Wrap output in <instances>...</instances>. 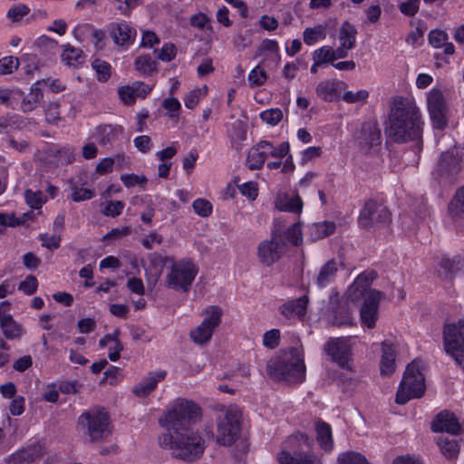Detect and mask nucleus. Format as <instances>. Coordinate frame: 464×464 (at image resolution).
I'll return each instance as SVG.
<instances>
[{
    "instance_id": "obj_1",
    "label": "nucleus",
    "mask_w": 464,
    "mask_h": 464,
    "mask_svg": "<svg viewBox=\"0 0 464 464\" xmlns=\"http://www.w3.org/2000/svg\"><path fill=\"white\" fill-rule=\"evenodd\" d=\"M422 121L419 108L406 98L392 100L385 134L396 143L421 139Z\"/></svg>"
},
{
    "instance_id": "obj_2",
    "label": "nucleus",
    "mask_w": 464,
    "mask_h": 464,
    "mask_svg": "<svg viewBox=\"0 0 464 464\" xmlns=\"http://www.w3.org/2000/svg\"><path fill=\"white\" fill-rule=\"evenodd\" d=\"M159 441L162 448L170 450L173 458L188 463L199 460L207 448L205 439L192 428L168 431Z\"/></svg>"
},
{
    "instance_id": "obj_3",
    "label": "nucleus",
    "mask_w": 464,
    "mask_h": 464,
    "mask_svg": "<svg viewBox=\"0 0 464 464\" xmlns=\"http://www.w3.org/2000/svg\"><path fill=\"white\" fill-rule=\"evenodd\" d=\"M266 371L270 378L276 381H283L290 384L303 382L305 380L303 351L296 347L285 350L267 362Z\"/></svg>"
},
{
    "instance_id": "obj_4",
    "label": "nucleus",
    "mask_w": 464,
    "mask_h": 464,
    "mask_svg": "<svg viewBox=\"0 0 464 464\" xmlns=\"http://www.w3.org/2000/svg\"><path fill=\"white\" fill-rule=\"evenodd\" d=\"M200 418L201 409L198 404L192 401L178 399L160 420V423L167 431L179 430L190 429V424Z\"/></svg>"
},
{
    "instance_id": "obj_5",
    "label": "nucleus",
    "mask_w": 464,
    "mask_h": 464,
    "mask_svg": "<svg viewBox=\"0 0 464 464\" xmlns=\"http://www.w3.org/2000/svg\"><path fill=\"white\" fill-rule=\"evenodd\" d=\"M420 361L414 360L407 366L396 393V403L405 404L410 400L424 394L425 380L420 372Z\"/></svg>"
},
{
    "instance_id": "obj_6",
    "label": "nucleus",
    "mask_w": 464,
    "mask_h": 464,
    "mask_svg": "<svg viewBox=\"0 0 464 464\" xmlns=\"http://www.w3.org/2000/svg\"><path fill=\"white\" fill-rule=\"evenodd\" d=\"M312 440L304 433H296L290 436L287 440L289 447L293 448V453L287 450H282L277 455L279 464H322L320 459L311 452H301L298 448L303 444L310 446Z\"/></svg>"
},
{
    "instance_id": "obj_7",
    "label": "nucleus",
    "mask_w": 464,
    "mask_h": 464,
    "mask_svg": "<svg viewBox=\"0 0 464 464\" xmlns=\"http://www.w3.org/2000/svg\"><path fill=\"white\" fill-rule=\"evenodd\" d=\"M463 157V150L456 147L441 153L434 172L437 178L450 183L456 181L464 168Z\"/></svg>"
},
{
    "instance_id": "obj_8",
    "label": "nucleus",
    "mask_w": 464,
    "mask_h": 464,
    "mask_svg": "<svg viewBox=\"0 0 464 464\" xmlns=\"http://www.w3.org/2000/svg\"><path fill=\"white\" fill-rule=\"evenodd\" d=\"M287 251L285 242L282 239L281 227L274 226L269 239L261 241L257 246L258 261L266 266L276 263Z\"/></svg>"
},
{
    "instance_id": "obj_9",
    "label": "nucleus",
    "mask_w": 464,
    "mask_h": 464,
    "mask_svg": "<svg viewBox=\"0 0 464 464\" xmlns=\"http://www.w3.org/2000/svg\"><path fill=\"white\" fill-rule=\"evenodd\" d=\"M241 413L236 405L228 406L218 420L217 442L230 446L237 441L240 432Z\"/></svg>"
},
{
    "instance_id": "obj_10",
    "label": "nucleus",
    "mask_w": 464,
    "mask_h": 464,
    "mask_svg": "<svg viewBox=\"0 0 464 464\" xmlns=\"http://www.w3.org/2000/svg\"><path fill=\"white\" fill-rule=\"evenodd\" d=\"M197 274L198 267L192 261L182 259L174 262L166 276V285L176 291L188 292Z\"/></svg>"
},
{
    "instance_id": "obj_11",
    "label": "nucleus",
    "mask_w": 464,
    "mask_h": 464,
    "mask_svg": "<svg viewBox=\"0 0 464 464\" xmlns=\"http://www.w3.org/2000/svg\"><path fill=\"white\" fill-rule=\"evenodd\" d=\"M79 424L86 430L92 442L100 441L110 435V419L103 410L92 409L83 412L78 420Z\"/></svg>"
},
{
    "instance_id": "obj_12",
    "label": "nucleus",
    "mask_w": 464,
    "mask_h": 464,
    "mask_svg": "<svg viewBox=\"0 0 464 464\" xmlns=\"http://www.w3.org/2000/svg\"><path fill=\"white\" fill-rule=\"evenodd\" d=\"M325 319L333 326H351L354 324V319L350 309L347 298L341 297L339 293L333 291L329 297L328 306L325 311Z\"/></svg>"
},
{
    "instance_id": "obj_13",
    "label": "nucleus",
    "mask_w": 464,
    "mask_h": 464,
    "mask_svg": "<svg viewBox=\"0 0 464 464\" xmlns=\"http://www.w3.org/2000/svg\"><path fill=\"white\" fill-rule=\"evenodd\" d=\"M324 352L340 368L352 370L353 343L351 337H331L324 345Z\"/></svg>"
},
{
    "instance_id": "obj_14",
    "label": "nucleus",
    "mask_w": 464,
    "mask_h": 464,
    "mask_svg": "<svg viewBox=\"0 0 464 464\" xmlns=\"http://www.w3.org/2000/svg\"><path fill=\"white\" fill-rule=\"evenodd\" d=\"M204 320L199 325L190 331L191 340L199 345L205 344L211 340L213 332L219 325L223 310L218 305H210L203 311Z\"/></svg>"
},
{
    "instance_id": "obj_15",
    "label": "nucleus",
    "mask_w": 464,
    "mask_h": 464,
    "mask_svg": "<svg viewBox=\"0 0 464 464\" xmlns=\"http://www.w3.org/2000/svg\"><path fill=\"white\" fill-rule=\"evenodd\" d=\"M392 214L388 208L375 200H369L360 212L358 223L363 228L382 227L390 225Z\"/></svg>"
},
{
    "instance_id": "obj_16",
    "label": "nucleus",
    "mask_w": 464,
    "mask_h": 464,
    "mask_svg": "<svg viewBox=\"0 0 464 464\" xmlns=\"http://www.w3.org/2000/svg\"><path fill=\"white\" fill-rule=\"evenodd\" d=\"M427 103L433 127L444 129L447 126L448 107L441 91L432 89L428 93Z\"/></svg>"
},
{
    "instance_id": "obj_17",
    "label": "nucleus",
    "mask_w": 464,
    "mask_h": 464,
    "mask_svg": "<svg viewBox=\"0 0 464 464\" xmlns=\"http://www.w3.org/2000/svg\"><path fill=\"white\" fill-rule=\"evenodd\" d=\"M360 149L365 152L375 151L382 143V133L376 121L364 122L356 137Z\"/></svg>"
},
{
    "instance_id": "obj_18",
    "label": "nucleus",
    "mask_w": 464,
    "mask_h": 464,
    "mask_svg": "<svg viewBox=\"0 0 464 464\" xmlns=\"http://www.w3.org/2000/svg\"><path fill=\"white\" fill-rule=\"evenodd\" d=\"M382 293L378 290H370L367 292L364 301L360 310V319L362 325L372 329L376 325L378 318L379 303Z\"/></svg>"
},
{
    "instance_id": "obj_19",
    "label": "nucleus",
    "mask_w": 464,
    "mask_h": 464,
    "mask_svg": "<svg viewBox=\"0 0 464 464\" xmlns=\"http://www.w3.org/2000/svg\"><path fill=\"white\" fill-rule=\"evenodd\" d=\"M443 343L448 354L458 352L464 347V319L447 324L443 329Z\"/></svg>"
},
{
    "instance_id": "obj_20",
    "label": "nucleus",
    "mask_w": 464,
    "mask_h": 464,
    "mask_svg": "<svg viewBox=\"0 0 464 464\" xmlns=\"http://www.w3.org/2000/svg\"><path fill=\"white\" fill-rule=\"evenodd\" d=\"M44 455L41 444L35 443L23 448L5 459L6 464H30Z\"/></svg>"
},
{
    "instance_id": "obj_21",
    "label": "nucleus",
    "mask_w": 464,
    "mask_h": 464,
    "mask_svg": "<svg viewBox=\"0 0 464 464\" xmlns=\"http://www.w3.org/2000/svg\"><path fill=\"white\" fill-rule=\"evenodd\" d=\"M309 298L306 295L289 300L279 307L280 314L286 319H303L306 314Z\"/></svg>"
},
{
    "instance_id": "obj_22",
    "label": "nucleus",
    "mask_w": 464,
    "mask_h": 464,
    "mask_svg": "<svg viewBox=\"0 0 464 464\" xmlns=\"http://www.w3.org/2000/svg\"><path fill=\"white\" fill-rule=\"evenodd\" d=\"M376 277L377 273L374 270L364 271L360 274L348 288L350 297L353 300L361 296L365 297L367 292L372 290L369 287Z\"/></svg>"
},
{
    "instance_id": "obj_23",
    "label": "nucleus",
    "mask_w": 464,
    "mask_h": 464,
    "mask_svg": "<svg viewBox=\"0 0 464 464\" xmlns=\"http://www.w3.org/2000/svg\"><path fill=\"white\" fill-rule=\"evenodd\" d=\"M431 429L435 432H443L456 435L459 434L461 426L457 417L449 411H442L439 413L436 419L431 423Z\"/></svg>"
},
{
    "instance_id": "obj_24",
    "label": "nucleus",
    "mask_w": 464,
    "mask_h": 464,
    "mask_svg": "<svg viewBox=\"0 0 464 464\" xmlns=\"http://www.w3.org/2000/svg\"><path fill=\"white\" fill-rule=\"evenodd\" d=\"M166 371L150 372L132 388V392L138 397H146L157 387L158 383L166 377Z\"/></svg>"
},
{
    "instance_id": "obj_25",
    "label": "nucleus",
    "mask_w": 464,
    "mask_h": 464,
    "mask_svg": "<svg viewBox=\"0 0 464 464\" xmlns=\"http://www.w3.org/2000/svg\"><path fill=\"white\" fill-rule=\"evenodd\" d=\"M109 32L114 43L118 45L132 43L136 34V31L126 22L110 24Z\"/></svg>"
},
{
    "instance_id": "obj_26",
    "label": "nucleus",
    "mask_w": 464,
    "mask_h": 464,
    "mask_svg": "<svg viewBox=\"0 0 464 464\" xmlns=\"http://www.w3.org/2000/svg\"><path fill=\"white\" fill-rule=\"evenodd\" d=\"M338 263L335 259H331L324 263L319 269L315 276V284L318 287L324 288L334 282L338 273Z\"/></svg>"
},
{
    "instance_id": "obj_27",
    "label": "nucleus",
    "mask_w": 464,
    "mask_h": 464,
    "mask_svg": "<svg viewBox=\"0 0 464 464\" xmlns=\"http://www.w3.org/2000/svg\"><path fill=\"white\" fill-rule=\"evenodd\" d=\"M49 80L37 81L31 88L30 92L23 99L21 103L22 111L24 112L32 111L42 101L44 95L40 86L47 85Z\"/></svg>"
},
{
    "instance_id": "obj_28",
    "label": "nucleus",
    "mask_w": 464,
    "mask_h": 464,
    "mask_svg": "<svg viewBox=\"0 0 464 464\" xmlns=\"http://www.w3.org/2000/svg\"><path fill=\"white\" fill-rule=\"evenodd\" d=\"M382 359L380 370L382 375L392 374L395 370V350L392 343L384 341L382 343Z\"/></svg>"
},
{
    "instance_id": "obj_29",
    "label": "nucleus",
    "mask_w": 464,
    "mask_h": 464,
    "mask_svg": "<svg viewBox=\"0 0 464 464\" xmlns=\"http://www.w3.org/2000/svg\"><path fill=\"white\" fill-rule=\"evenodd\" d=\"M266 158V152L261 140L248 150L246 165L251 170L260 169Z\"/></svg>"
},
{
    "instance_id": "obj_30",
    "label": "nucleus",
    "mask_w": 464,
    "mask_h": 464,
    "mask_svg": "<svg viewBox=\"0 0 464 464\" xmlns=\"http://www.w3.org/2000/svg\"><path fill=\"white\" fill-rule=\"evenodd\" d=\"M316 440L320 447L325 451H331L334 448L331 426L323 421L315 422Z\"/></svg>"
},
{
    "instance_id": "obj_31",
    "label": "nucleus",
    "mask_w": 464,
    "mask_h": 464,
    "mask_svg": "<svg viewBox=\"0 0 464 464\" xmlns=\"http://www.w3.org/2000/svg\"><path fill=\"white\" fill-rule=\"evenodd\" d=\"M0 328L8 340H19L24 334L22 325L14 321L13 316L0 318Z\"/></svg>"
},
{
    "instance_id": "obj_32",
    "label": "nucleus",
    "mask_w": 464,
    "mask_h": 464,
    "mask_svg": "<svg viewBox=\"0 0 464 464\" xmlns=\"http://www.w3.org/2000/svg\"><path fill=\"white\" fill-rule=\"evenodd\" d=\"M449 213L454 220H464V186L457 189L449 205Z\"/></svg>"
},
{
    "instance_id": "obj_33",
    "label": "nucleus",
    "mask_w": 464,
    "mask_h": 464,
    "mask_svg": "<svg viewBox=\"0 0 464 464\" xmlns=\"http://www.w3.org/2000/svg\"><path fill=\"white\" fill-rule=\"evenodd\" d=\"M357 30L355 27L345 22L340 28L339 41L343 47L352 50L355 46Z\"/></svg>"
},
{
    "instance_id": "obj_34",
    "label": "nucleus",
    "mask_w": 464,
    "mask_h": 464,
    "mask_svg": "<svg viewBox=\"0 0 464 464\" xmlns=\"http://www.w3.org/2000/svg\"><path fill=\"white\" fill-rule=\"evenodd\" d=\"M463 262L455 259H442L439 265V275L445 279H451L452 276L463 267Z\"/></svg>"
},
{
    "instance_id": "obj_35",
    "label": "nucleus",
    "mask_w": 464,
    "mask_h": 464,
    "mask_svg": "<svg viewBox=\"0 0 464 464\" xmlns=\"http://www.w3.org/2000/svg\"><path fill=\"white\" fill-rule=\"evenodd\" d=\"M438 446L447 459H455L459 455V447L455 439H450L448 436L441 435L438 438Z\"/></svg>"
},
{
    "instance_id": "obj_36",
    "label": "nucleus",
    "mask_w": 464,
    "mask_h": 464,
    "mask_svg": "<svg viewBox=\"0 0 464 464\" xmlns=\"http://www.w3.org/2000/svg\"><path fill=\"white\" fill-rule=\"evenodd\" d=\"M335 230L334 222L314 223L309 227L310 237L313 240H317L330 236Z\"/></svg>"
},
{
    "instance_id": "obj_37",
    "label": "nucleus",
    "mask_w": 464,
    "mask_h": 464,
    "mask_svg": "<svg viewBox=\"0 0 464 464\" xmlns=\"http://www.w3.org/2000/svg\"><path fill=\"white\" fill-rule=\"evenodd\" d=\"M262 141L267 157L282 160L286 155H288L290 151V145L287 141H284L280 143L278 146H275L272 142L268 140Z\"/></svg>"
},
{
    "instance_id": "obj_38",
    "label": "nucleus",
    "mask_w": 464,
    "mask_h": 464,
    "mask_svg": "<svg viewBox=\"0 0 464 464\" xmlns=\"http://www.w3.org/2000/svg\"><path fill=\"white\" fill-rule=\"evenodd\" d=\"M315 91L317 95L325 102H333L338 96L334 82L332 81L319 82Z\"/></svg>"
},
{
    "instance_id": "obj_39",
    "label": "nucleus",
    "mask_w": 464,
    "mask_h": 464,
    "mask_svg": "<svg viewBox=\"0 0 464 464\" xmlns=\"http://www.w3.org/2000/svg\"><path fill=\"white\" fill-rule=\"evenodd\" d=\"M303 203L298 196L287 197L276 202V208L283 211L299 212L301 211Z\"/></svg>"
},
{
    "instance_id": "obj_40",
    "label": "nucleus",
    "mask_w": 464,
    "mask_h": 464,
    "mask_svg": "<svg viewBox=\"0 0 464 464\" xmlns=\"http://www.w3.org/2000/svg\"><path fill=\"white\" fill-rule=\"evenodd\" d=\"M135 69L143 74H150L157 71V62L150 55H142L136 58Z\"/></svg>"
},
{
    "instance_id": "obj_41",
    "label": "nucleus",
    "mask_w": 464,
    "mask_h": 464,
    "mask_svg": "<svg viewBox=\"0 0 464 464\" xmlns=\"http://www.w3.org/2000/svg\"><path fill=\"white\" fill-rule=\"evenodd\" d=\"M92 67L95 71L99 82H105L111 76V66L105 61L94 59Z\"/></svg>"
},
{
    "instance_id": "obj_42",
    "label": "nucleus",
    "mask_w": 464,
    "mask_h": 464,
    "mask_svg": "<svg viewBox=\"0 0 464 464\" xmlns=\"http://www.w3.org/2000/svg\"><path fill=\"white\" fill-rule=\"evenodd\" d=\"M325 36V28L321 24L308 27L304 31V42L307 45H313L318 40L324 39Z\"/></svg>"
},
{
    "instance_id": "obj_43",
    "label": "nucleus",
    "mask_w": 464,
    "mask_h": 464,
    "mask_svg": "<svg viewBox=\"0 0 464 464\" xmlns=\"http://www.w3.org/2000/svg\"><path fill=\"white\" fill-rule=\"evenodd\" d=\"M313 61L316 62V65H323L324 63L334 62V49L329 45H324L318 48L313 53Z\"/></svg>"
},
{
    "instance_id": "obj_44",
    "label": "nucleus",
    "mask_w": 464,
    "mask_h": 464,
    "mask_svg": "<svg viewBox=\"0 0 464 464\" xmlns=\"http://www.w3.org/2000/svg\"><path fill=\"white\" fill-rule=\"evenodd\" d=\"M281 233H282V237H285V239L291 243L292 245L294 246H299L302 241H303V237H302V231H301V227L299 225V223H294L292 224L287 229H285V231H283L281 229Z\"/></svg>"
},
{
    "instance_id": "obj_45",
    "label": "nucleus",
    "mask_w": 464,
    "mask_h": 464,
    "mask_svg": "<svg viewBox=\"0 0 464 464\" xmlns=\"http://www.w3.org/2000/svg\"><path fill=\"white\" fill-rule=\"evenodd\" d=\"M82 56V51L70 44L64 46L62 53V60L68 65H75L80 63V59Z\"/></svg>"
},
{
    "instance_id": "obj_46",
    "label": "nucleus",
    "mask_w": 464,
    "mask_h": 464,
    "mask_svg": "<svg viewBox=\"0 0 464 464\" xmlns=\"http://www.w3.org/2000/svg\"><path fill=\"white\" fill-rule=\"evenodd\" d=\"M24 198L26 203L34 209H40L43 204L45 202L46 198L44 196L43 192L40 190L33 191L31 189H26L24 192Z\"/></svg>"
},
{
    "instance_id": "obj_47",
    "label": "nucleus",
    "mask_w": 464,
    "mask_h": 464,
    "mask_svg": "<svg viewBox=\"0 0 464 464\" xmlns=\"http://www.w3.org/2000/svg\"><path fill=\"white\" fill-rule=\"evenodd\" d=\"M338 461L340 464H370L364 456L354 451L341 454Z\"/></svg>"
},
{
    "instance_id": "obj_48",
    "label": "nucleus",
    "mask_w": 464,
    "mask_h": 464,
    "mask_svg": "<svg viewBox=\"0 0 464 464\" xmlns=\"http://www.w3.org/2000/svg\"><path fill=\"white\" fill-rule=\"evenodd\" d=\"M260 118L263 121L271 126L276 125L283 119V112L280 109L275 108L264 111L260 113Z\"/></svg>"
},
{
    "instance_id": "obj_49",
    "label": "nucleus",
    "mask_w": 464,
    "mask_h": 464,
    "mask_svg": "<svg viewBox=\"0 0 464 464\" xmlns=\"http://www.w3.org/2000/svg\"><path fill=\"white\" fill-rule=\"evenodd\" d=\"M72 199L75 202L88 200L94 197L93 190L79 187L76 184L72 185Z\"/></svg>"
},
{
    "instance_id": "obj_50",
    "label": "nucleus",
    "mask_w": 464,
    "mask_h": 464,
    "mask_svg": "<svg viewBox=\"0 0 464 464\" xmlns=\"http://www.w3.org/2000/svg\"><path fill=\"white\" fill-rule=\"evenodd\" d=\"M19 67V60L14 56L0 59V74H10Z\"/></svg>"
},
{
    "instance_id": "obj_51",
    "label": "nucleus",
    "mask_w": 464,
    "mask_h": 464,
    "mask_svg": "<svg viewBox=\"0 0 464 464\" xmlns=\"http://www.w3.org/2000/svg\"><path fill=\"white\" fill-rule=\"evenodd\" d=\"M207 90L204 89H194L184 98V104L188 109H194L201 98L206 95Z\"/></svg>"
},
{
    "instance_id": "obj_52",
    "label": "nucleus",
    "mask_w": 464,
    "mask_h": 464,
    "mask_svg": "<svg viewBox=\"0 0 464 464\" xmlns=\"http://www.w3.org/2000/svg\"><path fill=\"white\" fill-rule=\"evenodd\" d=\"M75 37L79 38L81 34L84 33H91L92 37L97 41L96 44L102 42L105 37V33L102 30H94L90 24H81L75 27L74 31Z\"/></svg>"
},
{
    "instance_id": "obj_53",
    "label": "nucleus",
    "mask_w": 464,
    "mask_h": 464,
    "mask_svg": "<svg viewBox=\"0 0 464 464\" xmlns=\"http://www.w3.org/2000/svg\"><path fill=\"white\" fill-rule=\"evenodd\" d=\"M280 331L272 329L264 334L263 344L269 349H275L279 345Z\"/></svg>"
},
{
    "instance_id": "obj_54",
    "label": "nucleus",
    "mask_w": 464,
    "mask_h": 464,
    "mask_svg": "<svg viewBox=\"0 0 464 464\" xmlns=\"http://www.w3.org/2000/svg\"><path fill=\"white\" fill-rule=\"evenodd\" d=\"M194 211L200 217H208L212 212L211 203L203 198L196 199L192 204Z\"/></svg>"
},
{
    "instance_id": "obj_55",
    "label": "nucleus",
    "mask_w": 464,
    "mask_h": 464,
    "mask_svg": "<svg viewBox=\"0 0 464 464\" xmlns=\"http://www.w3.org/2000/svg\"><path fill=\"white\" fill-rule=\"evenodd\" d=\"M420 7L419 0H404L398 5L399 10L407 16H413L417 14Z\"/></svg>"
},
{
    "instance_id": "obj_56",
    "label": "nucleus",
    "mask_w": 464,
    "mask_h": 464,
    "mask_svg": "<svg viewBox=\"0 0 464 464\" xmlns=\"http://www.w3.org/2000/svg\"><path fill=\"white\" fill-rule=\"evenodd\" d=\"M369 96L366 90H360L355 92L352 91L345 92L343 95V100L348 103L365 102Z\"/></svg>"
},
{
    "instance_id": "obj_57",
    "label": "nucleus",
    "mask_w": 464,
    "mask_h": 464,
    "mask_svg": "<svg viewBox=\"0 0 464 464\" xmlns=\"http://www.w3.org/2000/svg\"><path fill=\"white\" fill-rule=\"evenodd\" d=\"M38 281L34 276H27L24 281L19 284L18 289L25 295H31L37 290Z\"/></svg>"
},
{
    "instance_id": "obj_58",
    "label": "nucleus",
    "mask_w": 464,
    "mask_h": 464,
    "mask_svg": "<svg viewBox=\"0 0 464 464\" xmlns=\"http://www.w3.org/2000/svg\"><path fill=\"white\" fill-rule=\"evenodd\" d=\"M148 260L150 262V268H153L157 273L160 274L168 260V257L162 256L160 253L154 252L149 254Z\"/></svg>"
},
{
    "instance_id": "obj_59",
    "label": "nucleus",
    "mask_w": 464,
    "mask_h": 464,
    "mask_svg": "<svg viewBox=\"0 0 464 464\" xmlns=\"http://www.w3.org/2000/svg\"><path fill=\"white\" fill-rule=\"evenodd\" d=\"M100 131L102 135L101 142L106 144L111 142L121 131V128L120 126L105 125L100 127Z\"/></svg>"
},
{
    "instance_id": "obj_60",
    "label": "nucleus",
    "mask_w": 464,
    "mask_h": 464,
    "mask_svg": "<svg viewBox=\"0 0 464 464\" xmlns=\"http://www.w3.org/2000/svg\"><path fill=\"white\" fill-rule=\"evenodd\" d=\"M29 12L30 9L27 5L19 4L8 10L7 17L13 22H19L24 15L28 14Z\"/></svg>"
},
{
    "instance_id": "obj_61",
    "label": "nucleus",
    "mask_w": 464,
    "mask_h": 464,
    "mask_svg": "<svg viewBox=\"0 0 464 464\" xmlns=\"http://www.w3.org/2000/svg\"><path fill=\"white\" fill-rule=\"evenodd\" d=\"M163 108L167 111L169 118H178L181 105L176 98H167L162 102Z\"/></svg>"
},
{
    "instance_id": "obj_62",
    "label": "nucleus",
    "mask_w": 464,
    "mask_h": 464,
    "mask_svg": "<svg viewBox=\"0 0 464 464\" xmlns=\"http://www.w3.org/2000/svg\"><path fill=\"white\" fill-rule=\"evenodd\" d=\"M448 41V34L441 30H432L429 34V42L435 48H440Z\"/></svg>"
},
{
    "instance_id": "obj_63",
    "label": "nucleus",
    "mask_w": 464,
    "mask_h": 464,
    "mask_svg": "<svg viewBox=\"0 0 464 464\" xmlns=\"http://www.w3.org/2000/svg\"><path fill=\"white\" fill-rule=\"evenodd\" d=\"M118 94L123 103L128 105L134 103L137 99L132 84L130 86L127 85L120 87L118 89Z\"/></svg>"
},
{
    "instance_id": "obj_64",
    "label": "nucleus",
    "mask_w": 464,
    "mask_h": 464,
    "mask_svg": "<svg viewBox=\"0 0 464 464\" xmlns=\"http://www.w3.org/2000/svg\"><path fill=\"white\" fill-rule=\"evenodd\" d=\"M266 80V73L259 66L255 67L248 74V82L251 85H262Z\"/></svg>"
}]
</instances>
